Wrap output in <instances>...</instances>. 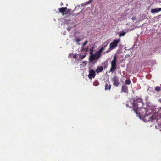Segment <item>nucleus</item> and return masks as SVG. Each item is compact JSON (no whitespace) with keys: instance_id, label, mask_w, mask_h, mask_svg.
I'll use <instances>...</instances> for the list:
<instances>
[{"instance_id":"nucleus-1","label":"nucleus","mask_w":161,"mask_h":161,"mask_svg":"<svg viewBox=\"0 0 161 161\" xmlns=\"http://www.w3.org/2000/svg\"><path fill=\"white\" fill-rule=\"evenodd\" d=\"M143 105V103L142 102V100L141 98H137L136 100H135L133 103V109L134 111L137 114H139L143 116L144 115V118H147L148 116L151 115L150 117L148 119V121H151L153 119V117L152 115V113H149L148 114H147L146 113L148 112L147 109L145 108L141 107L140 109V107L138 106L140 105Z\"/></svg>"},{"instance_id":"nucleus-2","label":"nucleus","mask_w":161,"mask_h":161,"mask_svg":"<svg viewBox=\"0 0 161 161\" xmlns=\"http://www.w3.org/2000/svg\"><path fill=\"white\" fill-rule=\"evenodd\" d=\"M103 49V48H101L97 52H95L93 54L90 55L89 57V61L90 62L94 63L96 62V60L98 59L102 55V53Z\"/></svg>"},{"instance_id":"nucleus-3","label":"nucleus","mask_w":161,"mask_h":161,"mask_svg":"<svg viewBox=\"0 0 161 161\" xmlns=\"http://www.w3.org/2000/svg\"><path fill=\"white\" fill-rule=\"evenodd\" d=\"M117 56L115 55L114 57L113 60L111 62V66L109 72H111L113 73L116 70L117 65Z\"/></svg>"},{"instance_id":"nucleus-4","label":"nucleus","mask_w":161,"mask_h":161,"mask_svg":"<svg viewBox=\"0 0 161 161\" xmlns=\"http://www.w3.org/2000/svg\"><path fill=\"white\" fill-rule=\"evenodd\" d=\"M121 39L120 38H118L114 40L113 41L111 42L109 45V49L112 50L118 46V44L120 42Z\"/></svg>"},{"instance_id":"nucleus-5","label":"nucleus","mask_w":161,"mask_h":161,"mask_svg":"<svg viewBox=\"0 0 161 161\" xmlns=\"http://www.w3.org/2000/svg\"><path fill=\"white\" fill-rule=\"evenodd\" d=\"M112 81L113 82V85L117 87L120 84L119 79L116 76H114L112 78Z\"/></svg>"},{"instance_id":"nucleus-6","label":"nucleus","mask_w":161,"mask_h":161,"mask_svg":"<svg viewBox=\"0 0 161 161\" xmlns=\"http://www.w3.org/2000/svg\"><path fill=\"white\" fill-rule=\"evenodd\" d=\"M96 76V73L94 70L93 69H91L89 71V74L88 75V78L90 79L94 78Z\"/></svg>"},{"instance_id":"nucleus-7","label":"nucleus","mask_w":161,"mask_h":161,"mask_svg":"<svg viewBox=\"0 0 161 161\" xmlns=\"http://www.w3.org/2000/svg\"><path fill=\"white\" fill-rule=\"evenodd\" d=\"M121 92L128 93V87L126 85H123L121 87Z\"/></svg>"},{"instance_id":"nucleus-8","label":"nucleus","mask_w":161,"mask_h":161,"mask_svg":"<svg viewBox=\"0 0 161 161\" xmlns=\"http://www.w3.org/2000/svg\"><path fill=\"white\" fill-rule=\"evenodd\" d=\"M103 69V68L102 66H97V69L96 70V72L97 73H99L102 72Z\"/></svg>"},{"instance_id":"nucleus-9","label":"nucleus","mask_w":161,"mask_h":161,"mask_svg":"<svg viewBox=\"0 0 161 161\" xmlns=\"http://www.w3.org/2000/svg\"><path fill=\"white\" fill-rule=\"evenodd\" d=\"M161 11V8H156L155 9H152L151 10V13H158L159 11Z\"/></svg>"},{"instance_id":"nucleus-10","label":"nucleus","mask_w":161,"mask_h":161,"mask_svg":"<svg viewBox=\"0 0 161 161\" xmlns=\"http://www.w3.org/2000/svg\"><path fill=\"white\" fill-rule=\"evenodd\" d=\"M67 8L66 7H62L60 8H59L58 10L59 12L62 13H64L67 10Z\"/></svg>"},{"instance_id":"nucleus-11","label":"nucleus","mask_w":161,"mask_h":161,"mask_svg":"<svg viewBox=\"0 0 161 161\" xmlns=\"http://www.w3.org/2000/svg\"><path fill=\"white\" fill-rule=\"evenodd\" d=\"M111 88V86L110 84L106 83L105 86V90H110Z\"/></svg>"},{"instance_id":"nucleus-12","label":"nucleus","mask_w":161,"mask_h":161,"mask_svg":"<svg viewBox=\"0 0 161 161\" xmlns=\"http://www.w3.org/2000/svg\"><path fill=\"white\" fill-rule=\"evenodd\" d=\"M108 42H106L104 43L102 45V47L101 48H103V50L104 49V48L106 47L107 45L108 44Z\"/></svg>"},{"instance_id":"nucleus-13","label":"nucleus","mask_w":161,"mask_h":161,"mask_svg":"<svg viewBox=\"0 0 161 161\" xmlns=\"http://www.w3.org/2000/svg\"><path fill=\"white\" fill-rule=\"evenodd\" d=\"M125 83L126 85H130L131 83V81L130 79H127L125 80Z\"/></svg>"},{"instance_id":"nucleus-14","label":"nucleus","mask_w":161,"mask_h":161,"mask_svg":"<svg viewBox=\"0 0 161 161\" xmlns=\"http://www.w3.org/2000/svg\"><path fill=\"white\" fill-rule=\"evenodd\" d=\"M155 90L157 92H158L161 90L160 87H159L157 86L155 88Z\"/></svg>"},{"instance_id":"nucleus-15","label":"nucleus","mask_w":161,"mask_h":161,"mask_svg":"<svg viewBox=\"0 0 161 161\" xmlns=\"http://www.w3.org/2000/svg\"><path fill=\"white\" fill-rule=\"evenodd\" d=\"M88 43V41H85V42H84V43H83V44H82V47H84L85 45H86Z\"/></svg>"},{"instance_id":"nucleus-16","label":"nucleus","mask_w":161,"mask_h":161,"mask_svg":"<svg viewBox=\"0 0 161 161\" xmlns=\"http://www.w3.org/2000/svg\"><path fill=\"white\" fill-rule=\"evenodd\" d=\"M93 49L92 48L90 49V54H91V55H92L93 54Z\"/></svg>"},{"instance_id":"nucleus-17","label":"nucleus","mask_w":161,"mask_h":161,"mask_svg":"<svg viewBox=\"0 0 161 161\" xmlns=\"http://www.w3.org/2000/svg\"><path fill=\"white\" fill-rule=\"evenodd\" d=\"M125 32H122L120 33L119 36L120 37L123 36L125 34Z\"/></svg>"},{"instance_id":"nucleus-18","label":"nucleus","mask_w":161,"mask_h":161,"mask_svg":"<svg viewBox=\"0 0 161 161\" xmlns=\"http://www.w3.org/2000/svg\"><path fill=\"white\" fill-rule=\"evenodd\" d=\"M82 51H84L86 52L88 50V48H84V47H82Z\"/></svg>"},{"instance_id":"nucleus-19","label":"nucleus","mask_w":161,"mask_h":161,"mask_svg":"<svg viewBox=\"0 0 161 161\" xmlns=\"http://www.w3.org/2000/svg\"><path fill=\"white\" fill-rule=\"evenodd\" d=\"M73 53H70L69 55V58H71L73 56Z\"/></svg>"},{"instance_id":"nucleus-20","label":"nucleus","mask_w":161,"mask_h":161,"mask_svg":"<svg viewBox=\"0 0 161 161\" xmlns=\"http://www.w3.org/2000/svg\"><path fill=\"white\" fill-rule=\"evenodd\" d=\"M86 53H85V54L84 55H82L81 57V59H83L86 56Z\"/></svg>"},{"instance_id":"nucleus-21","label":"nucleus","mask_w":161,"mask_h":161,"mask_svg":"<svg viewBox=\"0 0 161 161\" xmlns=\"http://www.w3.org/2000/svg\"><path fill=\"white\" fill-rule=\"evenodd\" d=\"M98 83L97 82H96L94 83L93 85L95 86H97L98 85Z\"/></svg>"},{"instance_id":"nucleus-22","label":"nucleus","mask_w":161,"mask_h":161,"mask_svg":"<svg viewBox=\"0 0 161 161\" xmlns=\"http://www.w3.org/2000/svg\"><path fill=\"white\" fill-rule=\"evenodd\" d=\"M73 57L74 59H76V54H75L74 55H73Z\"/></svg>"},{"instance_id":"nucleus-23","label":"nucleus","mask_w":161,"mask_h":161,"mask_svg":"<svg viewBox=\"0 0 161 161\" xmlns=\"http://www.w3.org/2000/svg\"><path fill=\"white\" fill-rule=\"evenodd\" d=\"M111 50H110V49H109V48L108 50H107L106 52H105L104 53H108Z\"/></svg>"},{"instance_id":"nucleus-24","label":"nucleus","mask_w":161,"mask_h":161,"mask_svg":"<svg viewBox=\"0 0 161 161\" xmlns=\"http://www.w3.org/2000/svg\"><path fill=\"white\" fill-rule=\"evenodd\" d=\"M93 0H89V1L87 2V4H89Z\"/></svg>"},{"instance_id":"nucleus-25","label":"nucleus","mask_w":161,"mask_h":161,"mask_svg":"<svg viewBox=\"0 0 161 161\" xmlns=\"http://www.w3.org/2000/svg\"><path fill=\"white\" fill-rule=\"evenodd\" d=\"M76 41L77 42H79L80 41V39H77Z\"/></svg>"},{"instance_id":"nucleus-26","label":"nucleus","mask_w":161,"mask_h":161,"mask_svg":"<svg viewBox=\"0 0 161 161\" xmlns=\"http://www.w3.org/2000/svg\"><path fill=\"white\" fill-rule=\"evenodd\" d=\"M107 65L105 64L104 67V68L105 69L106 68H107Z\"/></svg>"},{"instance_id":"nucleus-27","label":"nucleus","mask_w":161,"mask_h":161,"mask_svg":"<svg viewBox=\"0 0 161 161\" xmlns=\"http://www.w3.org/2000/svg\"><path fill=\"white\" fill-rule=\"evenodd\" d=\"M132 20H133L134 18H132Z\"/></svg>"},{"instance_id":"nucleus-28","label":"nucleus","mask_w":161,"mask_h":161,"mask_svg":"<svg viewBox=\"0 0 161 161\" xmlns=\"http://www.w3.org/2000/svg\"><path fill=\"white\" fill-rule=\"evenodd\" d=\"M126 56H127V55ZM128 56V54H127V56Z\"/></svg>"},{"instance_id":"nucleus-29","label":"nucleus","mask_w":161,"mask_h":161,"mask_svg":"<svg viewBox=\"0 0 161 161\" xmlns=\"http://www.w3.org/2000/svg\"><path fill=\"white\" fill-rule=\"evenodd\" d=\"M126 56H127V55ZM128 56V54H127V56Z\"/></svg>"}]
</instances>
